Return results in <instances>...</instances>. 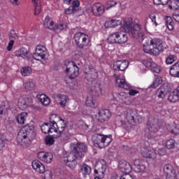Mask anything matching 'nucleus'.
Instances as JSON below:
<instances>
[{
    "mask_svg": "<svg viewBox=\"0 0 179 179\" xmlns=\"http://www.w3.org/2000/svg\"><path fill=\"white\" fill-rule=\"evenodd\" d=\"M118 167L120 171L124 174H129V173L132 171V166H131V164L127 161H120Z\"/></svg>",
    "mask_w": 179,
    "mask_h": 179,
    "instance_id": "obj_14",
    "label": "nucleus"
},
{
    "mask_svg": "<svg viewBox=\"0 0 179 179\" xmlns=\"http://www.w3.org/2000/svg\"><path fill=\"white\" fill-rule=\"evenodd\" d=\"M36 138V130L34 125L27 124L17 134V142L20 146H29L31 141Z\"/></svg>",
    "mask_w": 179,
    "mask_h": 179,
    "instance_id": "obj_2",
    "label": "nucleus"
},
{
    "mask_svg": "<svg viewBox=\"0 0 179 179\" xmlns=\"http://www.w3.org/2000/svg\"><path fill=\"white\" fill-rule=\"evenodd\" d=\"M164 50L163 41L159 38L151 39L150 45H148V46L143 45V51L145 52L155 56L159 55Z\"/></svg>",
    "mask_w": 179,
    "mask_h": 179,
    "instance_id": "obj_4",
    "label": "nucleus"
},
{
    "mask_svg": "<svg viewBox=\"0 0 179 179\" xmlns=\"http://www.w3.org/2000/svg\"><path fill=\"white\" fill-rule=\"evenodd\" d=\"M55 97L62 107H65L68 101V96L66 95L57 94L55 95Z\"/></svg>",
    "mask_w": 179,
    "mask_h": 179,
    "instance_id": "obj_28",
    "label": "nucleus"
},
{
    "mask_svg": "<svg viewBox=\"0 0 179 179\" xmlns=\"http://www.w3.org/2000/svg\"><path fill=\"white\" fill-rule=\"evenodd\" d=\"M138 93H139V92L135 90H130L129 91V94L130 96H135L136 94H138Z\"/></svg>",
    "mask_w": 179,
    "mask_h": 179,
    "instance_id": "obj_63",
    "label": "nucleus"
},
{
    "mask_svg": "<svg viewBox=\"0 0 179 179\" xmlns=\"http://www.w3.org/2000/svg\"><path fill=\"white\" fill-rule=\"evenodd\" d=\"M116 83L119 87H122L123 89H129L131 87V85L125 82V79L117 78Z\"/></svg>",
    "mask_w": 179,
    "mask_h": 179,
    "instance_id": "obj_35",
    "label": "nucleus"
},
{
    "mask_svg": "<svg viewBox=\"0 0 179 179\" xmlns=\"http://www.w3.org/2000/svg\"><path fill=\"white\" fill-rule=\"evenodd\" d=\"M167 149H174L176 146V141L174 139L168 140L166 143Z\"/></svg>",
    "mask_w": 179,
    "mask_h": 179,
    "instance_id": "obj_47",
    "label": "nucleus"
},
{
    "mask_svg": "<svg viewBox=\"0 0 179 179\" xmlns=\"http://www.w3.org/2000/svg\"><path fill=\"white\" fill-rule=\"evenodd\" d=\"M36 50H38L39 51H46L45 47L41 45H38Z\"/></svg>",
    "mask_w": 179,
    "mask_h": 179,
    "instance_id": "obj_64",
    "label": "nucleus"
},
{
    "mask_svg": "<svg viewBox=\"0 0 179 179\" xmlns=\"http://www.w3.org/2000/svg\"><path fill=\"white\" fill-rule=\"evenodd\" d=\"M78 128H80V129H87V128H89V125H87L83 121L78 122Z\"/></svg>",
    "mask_w": 179,
    "mask_h": 179,
    "instance_id": "obj_51",
    "label": "nucleus"
},
{
    "mask_svg": "<svg viewBox=\"0 0 179 179\" xmlns=\"http://www.w3.org/2000/svg\"><path fill=\"white\" fill-rule=\"evenodd\" d=\"M169 74L173 78H179V62L170 67Z\"/></svg>",
    "mask_w": 179,
    "mask_h": 179,
    "instance_id": "obj_23",
    "label": "nucleus"
},
{
    "mask_svg": "<svg viewBox=\"0 0 179 179\" xmlns=\"http://www.w3.org/2000/svg\"><path fill=\"white\" fill-rule=\"evenodd\" d=\"M169 131L173 135H179V125L173 123L169 127Z\"/></svg>",
    "mask_w": 179,
    "mask_h": 179,
    "instance_id": "obj_38",
    "label": "nucleus"
},
{
    "mask_svg": "<svg viewBox=\"0 0 179 179\" xmlns=\"http://www.w3.org/2000/svg\"><path fill=\"white\" fill-rule=\"evenodd\" d=\"M110 117H111V114L108 110H101L99 112L97 120L99 122H104L107 121Z\"/></svg>",
    "mask_w": 179,
    "mask_h": 179,
    "instance_id": "obj_21",
    "label": "nucleus"
},
{
    "mask_svg": "<svg viewBox=\"0 0 179 179\" xmlns=\"http://www.w3.org/2000/svg\"><path fill=\"white\" fill-rule=\"evenodd\" d=\"M171 10H177L179 9V0H171V4L169 5Z\"/></svg>",
    "mask_w": 179,
    "mask_h": 179,
    "instance_id": "obj_40",
    "label": "nucleus"
},
{
    "mask_svg": "<svg viewBox=\"0 0 179 179\" xmlns=\"http://www.w3.org/2000/svg\"><path fill=\"white\" fill-rule=\"evenodd\" d=\"M145 65L146 68L150 69L152 72L155 73H160V66H157V64H156L152 60H148L147 62H145Z\"/></svg>",
    "mask_w": 179,
    "mask_h": 179,
    "instance_id": "obj_22",
    "label": "nucleus"
},
{
    "mask_svg": "<svg viewBox=\"0 0 179 179\" xmlns=\"http://www.w3.org/2000/svg\"><path fill=\"white\" fill-rule=\"evenodd\" d=\"M24 89L27 92H34L36 90V83L27 81L24 83Z\"/></svg>",
    "mask_w": 179,
    "mask_h": 179,
    "instance_id": "obj_32",
    "label": "nucleus"
},
{
    "mask_svg": "<svg viewBox=\"0 0 179 179\" xmlns=\"http://www.w3.org/2000/svg\"><path fill=\"white\" fill-rule=\"evenodd\" d=\"M177 61V57L176 55H170L166 57V62L167 65H171Z\"/></svg>",
    "mask_w": 179,
    "mask_h": 179,
    "instance_id": "obj_42",
    "label": "nucleus"
},
{
    "mask_svg": "<svg viewBox=\"0 0 179 179\" xmlns=\"http://www.w3.org/2000/svg\"><path fill=\"white\" fill-rule=\"evenodd\" d=\"M166 179H178L176 170L166 175Z\"/></svg>",
    "mask_w": 179,
    "mask_h": 179,
    "instance_id": "obj_49",
    "label": "nucleus"
},
{
    "mask_svg": "<svg viewBox=\"0 0 179 179\" xmlns=\"http://www.w3.org/2000/svg\"><path fill=\"white\" fill-rule=\"evenodd\" d=\"M120 179H134L132 176L129 175V173H126L120 177Z\"/></svg>",
    "mask_w": 179,
    "mask_h": 179,
    "instance_id": "obj_60",
    "label": "nucleus"
},
{
    "mask_svg": "<svg viewBox=\"0 0 179 179\" xmlns=\"http://www.w3.org/2000/svg\"><path fill=\"white\" fill-rule=\"evenodd\" d=\"M119 34L120 31L110 34L107 38L108 43H109V44H118V41H120V40H118V38L120 37Z\"/></svg>",
    "mask_w": 179,
    "mask_h": 179,
    "instance_id": "obj_25",
    "label": "nucleus"
},
{
    "mask_svg": "<svg viewBox=\"0 0 179 179\" xmlns=\"http://www.w3.org/2000/svg\"><path fill=\"white\" fill-rule=\"evenodd\" d=\"M94 173H100L101 177H103L107 170V163L104 159H100L95 165Z\"/></svg>",
    "mask_w": 179,
    "mask_h": 179,
    "instance_id": "obj_11",
    "label": "nucleus"
},
{
    "mask_svg": "<svg viewBox=\"0 0 179 179\" xmlns=\"http://www.w3.org/2000/svg\"><path fill=\"white\" fill-rule=\"evenodd\" d=\"M52 154L51 152H40L38 153V158L41 162H44L47 164L51 163L53 159Z\"/></svg>",
    "mask_w": 179,
    "mask_h": 179,
    "instance_id": "obj_15",
    "label": "nucleus"
},
{
    "mask_svg": "<svg viewBox=\"0 0 179 179\" xmlns=\"http://www.w3.org/2000/svg\"><path fill=\"white\" fill-rule=\"evenodd\" d=\"M34 8L35 16L40 15V13L41 12V6H35Z\"/></svg>",
    "mask_w": 179,
    "mask_h": 179,
    "instance_id": "obj_56",
    "label": "nucleus"
},
{
    "mask_svg": "<svg viewBox=\"0 0 179 179\" xmlns=\"http://www.w3.org/2000/svg\"><path fill=\"white\" fill-rule=\"evenodd\" d=\"M5 145H6V139L3 136L0 135V150H2L5 148Z\"/></svg>",
    "mask_w": 179,
    "mask_h": 179,
    "instance_id": "obj_50",
    "label": "nucleus"
},
{
    "mask_svg": "<svg viewBox=\"0 0 179 179\" xmlns=\"http://www.w3.org/2000/svg\"><path fill=\"white\" fill-rule=\"evenodd\" d=\"M85 104L86 106H87V107L94 108L96 107V101H94V99H93V96H87Z\"/></svg>",
    "mask_w": 179,
    "mask_h": 179,
    "instance_id": "obj_41",
    "label": "nucleus"
},
{
    "mask_svg": "<svg viewBox=\"0 0 179 179\" xmlns=\"http://www.w3.org/2000/svg\"><path fill=\"white\" fill-rule=\"evenodd\" d=\"M80 6V2L79 1L76 0L73 1L71 8H73L74 9H79V6Z\"/></svg>",
    "mask_w": 179,
    "mask_h": 179,
    "instance_id": "obj_57",
    "label": "nucleus"
},
{
    "mask_svg": "<svg viewBox=\"0 0 179 179\" xmlns=\"http://www.w3.org/2000/svg\"><path fill=\"white\" fill-rule=\"evenodd\" d=\"M168 100L170 103H176L179 100V92L178 90H175L171 92L168 96Z\"/></svg>",
    "mask_w": 179,
    "mask_h": 179,
    "instance_id": "obj_26",
    "label": "nucleus"
},
{
    "mask_svg": "<svg viewBox=\"0 0 179 179\" xmlns=\"http://www.w3.org/2000/svg\"><path fill=\"white\" fill-rule=\"evenodd\" d=\"M170 92H171V87L165 84L161 86L160 88L157 90V96L159 97V99H164L166 94L170 93Z\"/></svg>",
    "mask_w": 179,
    "mask_h": 179,
    "instance_id": "obj_13",
    "label": "nucleus"
},
{
    "mask_svg": "<svg viewBox=\"0 0 179 179\" xmlns=\"http://www.w3.org/2000/svg\"><path fill=\"white\" fill-rule=\"evenodd\" d=\"M43 26L44 27H45V29H49V30H52L55 26L54 21H52V20H51V18L49 16H47L45 20Z\"/></svg>",
    "mask_w": 179,
    "mask_h": 179,
    "instance_id": "obj_30",
    "label": "nucleus"
},
{
    "mask_svg": "<svg viewBox=\"0 0 179 179\" xmlns=\"http://www.w3.org/2000/svg\"><path fill=\"white\" fill-rule=\"evenodd\" d=\"M80 172L84 177H86V176H89L92 172V168H90L87 164H84L80 168Z\"/></svg>",
    "mask_w": 179,
    "mask_h": 179,
    "instance_id": "obj_34",
    "label": "nucleus"
},
{
    "mask_svg": "<svg viewBox=\"0 0 179 179\" xmlns=\"http://www.w3.org/2000/svg\"><path fill=\"white\" fill-rule=\"evenodd\" d=\"M92 142L95 148L103 149V148L108 146V145L113 142V136H104L103 134H96L92 136Z\"/></svg>",
    "mask_w": 179,
    "mask_h": 179,
    "instance_id": "obj_5",
    "label": "nucleus"
},
{
    "mask_svg": "<svg viewBox=\"0 0 179 179\" xmlns=\"http://www.w3.org/2000/svg\"><path fill=\"white\" fill-rule=\"evenodd\" d=\"M26 118H27V113L23 112L17 117V122L18 124L23 125L24 121H26Z\"/></svg>",
    "mask_w": 179,
    "mask_h": 179,
    "instance_id": "obj_37",
    "label": "nucleus"
},
{
    "mask_svg": "<svg viewBox=\"0 0 179 179\" xmlns=\"http://www.w3.org/2000/svg\"><path fill=\"white\" fill-rule=\"evenodd\" d=\"M55 118H57V114H52L49 118L50 124H52V127H54V125L57 127V122L54 120Z\"/></svg>",
    "mask_w": 179,
    "mask_h": 179,
    "instance_id": "obj_53",
    "label": "nucleus"
},
{
    "mask_svg": "<svg viewBox=\"0 0 179 179\" xmlns=\"http://www.w3.org/2000/svg\"><path fill=\"white\" fill-rule=\"evenodd\" d=\"M87 78L90 82H93L94 79L97 78V71H96V69H94V68L93 67L89 68V71L87 73Z\"/></svg>",
    "mask_w": 179,
    "mask_h": 179,
    "instance_id": "obj_27",
    "label": "nucleus"
},
{
    "mask_svg": "<svg viewBox=\"0 0 179 179\" xmlns=\"http://www.w3.org/2000/svg\"><path fill=\"white\" fill-rule=\"evenodd\" d=\"M117 5V2L114 1H109L106 3V10H108V9H110V8H113V6H115Z\"/></svg>",
    "mask_w": 179,
    "mask_h": 179,
    "instance_id": "obj_52",
    "label": "nucleus"
},
{
    "mask_svg": "<svg viewBox=\"0 0 179 179\" xmlns=\"http://www.w3.org/2000/svg\"><path fill=\"white\" fill-rule=\"evenodd\" d=\"M87 36L82 32H78L74 35V40L78 48H85L87 45Z\"/></svg>",
    "mask_w": 179,
    "mask_h": 179,
    "instance_id": "obj_9",
    "label": "nucleus"
},
{
    "mask_svg": "<svg viewBox=\"0 0 179 179\" xmlns=\"http://www.w3.org/2000/svg\"><path fill=\"white\" fill-rule=\"evenodd\" d=\"M41 129L45 134H51L52 132V127L50 126V123H44L42 124Z\"/></svg>",
    "mask_w": 179,
    "mask_h": 179,
    "instance_id": "obj_36",
    "label": "nucleus"
},
{
    "mask_svg": "<svg viewBox=\"0 0 179 179\" xmlns=\"http://www.w3.org/2000/svg\"><path fill=\"white\" fill-rule=\"evenodd\" d=\"M173 171H176V169L170 164H166L164 166V173L166 175L171 173Z\"/></svg>",
    "mask_w": 179,
    "mask_h": 179,
    "instance_id": "obj_46",
    "label": "nucleus"
},
{
    "mask_svg": "<svg viewBox=\"0 0 179 179\" xmlns=\"http://www.w3.org/2000/svg\"><path fill=\"white\" fill-rule=\"evenodd\" d=\"M129 62L127 60H117L113 64L115 71H125L128 68Z\"/></svg>",
    "mask_w": 179,
    "mask_h": 179,
    "instance_id": "obj_12",
    "label": "nucleus"
},
{
    "mask_svg": "<svg viewBox=\"0 0 179 179\" xmlns=\"http://www.w3.org/2000/svg\"><path fill=\"white\" fill-rule=\"evenodd\" d=\"M57 30H64V24H59L57 25H54L52 31H57Z\"/></svg>",
    "mask_w": 179,
    "mask_h": 179,
    "instance_id": "obj_54",
    "label": "nucleus"
},
{
    "mask_svg": "<svg viewBox=\"0 0 179 179\" xmlns=\"http://www.w3.org/2000/svg\"><path fill=\"white\" fill-rule=\"evenodd\" d=\"M64 64L66 66L65 72L69 75V79H75L79 76V67L76 66L75 62L66 60Z\"/></svg>",
    "mask_w": 179,
    "mask_h": 179,
    "instance_id": "obj_6",
    "label": "nucleus"
},
{
    "mask_svg": "<svg viewBox=\"0 0 179 179\" xmlns=\"http://www.w3.org/2000/svg\"><path fill=\"white\" fill-rule=\"evenodd\" d=\"M15 55L16 57H21L22 58H26L27 59H30L31 58V53L30 51L24 48H21L20 50L15 52Z\"/></svg>",
    "mask_w": 179,
    "mask_h": 179,
    "instance_id": "obj_19",
    "label": "nucleus"
},
{
    "mask_svg": "<svg viewBox=\"0 0 179 179\" xmlns=\"http://www.w3.org/2000/svg\"><path fill=\"white\" fill-rule=\"evenodd\" d=\"M150 19H151L152 22H154L155 26H157V22H156V15L151 14L150 15Z\"/></svg>",
    "mask_w": 179,
    "mask_h": 179,
    "instance_id": "obj_62",
    "label": "nucleus"
},
{
    "mask_svg": "<svg viewBox=\"0 0 179 179\" xmlns=\"http://www.w3.org/2000/svg\"><path fill=\"white\" fill-rule=\"evenodd\" d=\"M126 119L128 122L131 125H135V124H139V120L141 119V116L136 110H127L125 113Z\"/></svg>",
    "mask_w": 179,
    "mask_h": 179,
    "instance_id": "obj_10",
    "label": "nucleus"
},
{
    "mask_svg": "<svg viewBox=\"0 0 179 179\" xmlns=\"http://www.w3.org/2000/svg\"><path fill=\"white\" fill-rule=\"evenodd\" d=\"M78 12H79V9H74L72 6L69 8H66L64 10V13H66V15H75V13H78Z\"/></svg>",
    "mask_w": 179,
    "mask_h": 179,
    "instance_id": "obj_43",
    "label": "nucleus"
},
{
    "mask_svg": "<svg viewBox=\"0 0 179 179\" xmlns=\"http://www.w3.org/2000/svg\"><path fill=\"white\" fill-rule=\"evenodd\" d=\"M15 44V41L11 40L8 43V45L7 46L8 51H12V49L13 48V45Z\"/></svg>",
    "mask_w": 179,
    "mask_h": 179,
    "instance_id": "obj_58",
    "label": "nucleus"
},
{
    "mask_svg": "<svg viewBox=\"0 0 179 179\" xmlns=\"http://www.w3.org/2000/svg\"><path fill=\"white\" fill-rule=\"evenodd\" d=\"M165 23H166V26H169V24L173 23L171 17H167L166 19L165 20Z\"/></svg>",
    "mask_w": 179,
    "mask_h": 179,
    "instance_id": "obj_61",
    "label": "nucleus"
},
{
    "mask_svg": "<svg viewBox=\"0 0 179 179\" xmlns=\"http://www.w3.org/2000/svg\"><path fill=\"white\" fill-rule=\"evenodd\" d=\"M91 90L96 96L101 94V85L99 83H92Z\"/></svg>",
    "mask_w": 179,
    "mask_h": 179,
    "instance_id": "obj_31",
    "label": "nucleus"
},
{
    "mask_svg": "<svg viewBox=\"0 0 179 179\" xmlns=\"http://www.w3.org/2000/svg\"><path fill=\"white\" fill-rule=\"evenodd\" d=\"M55 142V141L54 140V138L51 136H46L45 138V145H48V146H51L52 145H54Z\"/></svg>",
    "mask_w": 179,
    "mask_h": 179,
    "instance_id": "obj_48",
    "label": "nucleus"
},
{
    "mask_svg": "<svg viewBox=\"0 0 179 179\" xmlns=\"http://www.w3.org/2000/svg\"><path fill=\"white\" fill-rule=\"evenodd\" d=\"M160 129V125H159V120L152 119L148 120L147 122V129L145 130V135L147 136H153V134H156L157 131Z\"/></svg>",
    "mask_w": 179,
    "mask_h": 179,
    "instance_id": "obj_8",
    "label": "nucleus"
},
{
    "mask_svg": "<svg viewBox=\"0 0 179 179\" xmlns=\"http://www.w3.org/2000/svg\"><path fill=\"white\" fill-rule=\"evenodd\" d=\"M66 127H65V126H62V127H61V130H59V134H57V135H54L53 136H54V138H59L60 136H61V134H63L62 132H64V131H65V129H66Z\"/></svg>",
    "mask_w": 179,
    "mask_h": 179,
    "instance_id": "obj_59",
    "label": "nucleus"
},
{
    "mask_svg": "<svg viewBox=\"0 0 179 179\" xmlns=\"http://www.w3.org/2000/svg\"><path fill=\"white\" fill-rule=\"evenodd\" d=\"M129 21H124V24L122 26L123 29L124 30L125 33H129L131 37L135 38L138 37V38H143V32L140 31L141 30V24H136L134 25V23L131 22L132 18H129Z\"/></svg>",
    "mask_w": 179,
    "mask_h": 179,
    "instance_id": "obj_3",
    "label": "nucleus"
},
{
    "mask_svg": "<svg viewBox=\"0 0 179 179\" xmlns=\"http://www.w3.org/2000/svg\"><path fill=\"white\" fill-rule=\"evenodd\" d=\"M105 10L104 6H102L100 3H94L92 6V12L94 16H101Z\"/></svg>",
    "mask_w": 179,
    "mask_h": 179,
    "instance_id": "obj_16",
    "label": "nucleus"
},
{
    "mask_svg": "<svg viewBox=\"0 0 179 179\" xmlns=\"http://www.w3.org/2000/svg\"><path fill=\"white\" fill-rule=\"evenodd\" d=\"M122 22L120 20H112L110 21H107L105 22L104 26L106 28L108 27H117V26H120Z\"/></svg>",
    "mask_w": 179,
    "mask_h": 179,
    "instance_id": "obj_29",
    "label": "nucleus"
},
{
    "mask_svg": "<svg viewBox=\"0 0 179 179\" xmlns=\"http://www.w3.org/2000/svg\"><path fill=\"white\" fill-rule=\"evenodd\" d=\"M47 51L36 50L35 53L33 55V59H36V61H41V59H45Z\"/></svg>",
    "mask_w": 179,
    "mask_h": 179,
    "instance_id": "obj_24",
    "label": "nucleus"
},
{
    "mask_svg": "<svg viewBox=\"0 0 179 179\" xmlns=\"http://www.w3.org/2000/svg\"><path fill=\"white\" fill-rule=\"evenodd\" d=\"M39 100L43 106H48L51 101L50 98L45 94H41L39 97Z\"/></svg>",
    "mask_w": 179,
    "mask_h": 179,
    "instance_id": "obj_39",
    "label": "nucleus"
},
{
    "mask_svg": "<svg viewBox=\"0 0 179 179\" xmlns=\"http://www.w3.org/2000/svg\"><path fill=\"white\" fill-rule=\"evenodd\" d=\"M117 40H119V41H117V44H124L128 41V36H127L125 32L120 31Z\"/></svg>",
    "mask_w": 179,
    "mask_h": 179,
    "instance_id": "obj_33",
    "label": "nucleus"
},
{
    "mask_svg": "<svg viewBox=\"0 0 179 179\" xmlns=\"http://www.w3.org/2000/svg\"><path fill=\"white\" fill-rule=\"evenodd\" d=\"M29 104H31V99L27 96H21L18 99V107L20 110H26Z\"/></svg>",
    "mask_w": 179,
    "mask_h": 179,
    "instance_id": "obj_18",
    "label": "nucleus"
},
{
    "mask_svg": "<svg viewBox=\"0 0 179 179\" xmlns=\"http://www.w3.org/2000/svg\"><path fill=\"white\" fill-rule=\"evenodd\" d=\"M9 40L15 41L17 38H19V36H17V34L15 31V29H11L10 33L8 34Z\"/></svg>",
    "mask_w": 179,
    "mask_h": 179,
    "instance_id": "obj_45",
    "label": "nucleus"
},
{
    "mask_svg": "<svg viewBox=\"0 0 179 179\" xmlns=\"http://www.w3.org/2000/svg\"><path fill=\"white\" fill-rule=\"evenodd\" d=\"M145 169V166L143 164V161L139 159L134 161V170L135 173H143Z\"/></svg>",
    "mask_w": 179,
    "mask_h": 179,
    "instance_id": "obj_20",
    "label": "nucleus"
},
{
    "mask_svg": "<svg viewBox=\"0 0 179 179\" xmlns=\"http://www.w3.org/2000/svg\"><path fill=\"white\" fill-rule=\"evenodd\" d=\"M155 152H156V156H157V155H159V156H163L165 153L164 148H157L155 150Z\"/></svg>",
    "mask_w": 179,
    "mask_h": 179,
    "instance_id": "obj_55",
    "label": "nucleus"
},
{
    "mask_svg": "<svg viewBox=\"0 0 179 179\" xmlns=\"http://www.w3.org/2000/svg\"><path fill=\"white\" fill-rule=\"evenodd\" d=\"M32 169L41 174H44L45 173V178H52V173L50 171H45V166L37 159L32 162Z\"/></svg>",
    "mask_w": 179,
    "mask_h": 179,
    "instance_id": "obj_7",
    "label": "nucleus"
},
{
    "mask_svg": "<svg viewBox=\"0 0 179 179\" xmlns=\"http://www.w3.org/2000/svg\"><path fill=\"white\" fill-rule=\"evenodd\" d=\"M87 153V145L85 143H77L71 148V153L68 155L64 156L63 162L66 166L70 169H75L76 167V160H80L85 157V155Z\"/></svg>",
    "mask_w": 179,
    "mask_h": 179,
    "instance_id": "obj_1",
    "label": "nucleus"
},
{
    "mask_svg": "<svg viewBox=\"0 0 179 179\" xmlns=\"http://www.w3.org/2000/svg\"><path fill=\"white\" fill-rule=\"evenodd\" d=\"M22 76H29L31 73V68L29 66L24 67L21 69Z\"/></svg>",
    "mask_w": 179,
    "mask_h": 179,
    "instance_id": "obj_44",
    "label": "nucleus"
},
{
    "mask_svg": "<svg viewBox=\"0 0 179 179\" xmlns=\"http://www.w3.org/2000/svg\"><path fill=\"white\" fill-rule=\"evenodd\" d=\"M141 155L145 159H156V151L154 149L149 148H143L141 150Z\"/></svg>",
    "mask_w": 179,
    "mask_h": 179,
    "instance_id": "obj_17",
    "label": "nucleus"
}]
</instances>
